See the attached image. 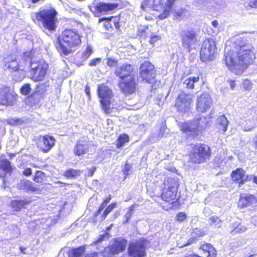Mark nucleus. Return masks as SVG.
Instances as JSON below:
<instances>
[{
    "label": "nucleus",
    "mask_w": 257,
    "mask_h": 257,
    "mask_svg": "<svg viewBox=\"0 0 257 257\" xmlns=\"http://www.w3.org/2000/svg\"><path fill=\"white\" fill-rule=\"evenodd\" d=\"M82 38L81 31L66 28L57 37L55 46L61 56H67L73 53L72 49L76 48L81 44Z\"/></svg>",
    "instance_id": "obj_3"
},
{
    "label": "nucleus",
    "mask_w": 257,
    "mask_h": 257,
    "mask_svg": "<svg viewBox=\"0 0 257 257\" xmlns=\"http://www.w3.org/2000/svg\"><path fill=\"white\" fill-rule=\"evenodd\" d=\"M101 59L100 58H96L91 60L88 64L89 66H94L99 63Z\"/></svg>",
    "instance_id": "obj_54"
},
{
    "label": "nucleus",
    "mask_w": 257,
    "mask_h": 257,
    "mask_svg": "<svg viewBox=\"0 0 257 257\" xmlns=\"http://www.w3.org/2000/svg\"><path fill=\"white\" fill-rule=\"evenodd\" d=\"M218 119L219 123L222 127L221 130L223 131V132H225L227 130L228 124V121L227 118L224 115H222L219 116Z\"/></svg>",
    "instance_id": "obj_41"
},
{
    "label": "nucleus",
    "mask_w": 257,
    "mask_h": 257,
    "mask_svg": "<svg viewBox=\"0 0 257 257\" xmlns=\"http://www.w3.org/2000/svg\"><path fill=\"white\" fill-rule=\"evenodd\" d=\"M256 140L254 142V147L255 150L257 151V135L255 136Z\"/></svg>",
    "instance_id": "obj_64"
},
{
    "label": "nucleus",
    "mask_w": 257,
    "mask_h": 257,
    "mask_svg": "<svg viewBox=\"0 0 257 257\" xmlns=\"http://www.w3.org/2000/svg\"><path fill=\"white\" fill-rule=\"evenodd\" d=\"M31 201L27 199L23 200H13L11 202V207L16 211H20L21 209L26 208Z\"/></svg>",
    "instance_id": "obj_28"
},
{
    "label": "nucleus",
    "mask_w": 257,
    "mask_h": 257,
    "mask_svg": "<svg viewBox=\"0 0 257 257\" xmlns=\"http://www.w3.org/2000/svg\"><path fill=\"white\" fill-rule=\"evenodd\" d=\"M85 92L87 95L90 97V88L88 85H86L85 87Z\"/></svg>",
    "instance_id": "obj_61"
},
{
    "label": "nucleus",
    "mask_w": 257,
    "mask_h": 257,
    "mask_svg": "<svg viewBox=\"0 0 257 257\" xmlns=\"http://www.w3.org/2000/svg\"><path fill=\"white\" fill-rule=\"evenodd\" d=\"M255 58L253 47L239 38L233 42L232 48L225 53L224 61L231 72L240 76L254 64Z\"/></svg>",
    "instance_id": "obj_1"
},
{
    "label": "nucleus",
    "mask_w": 257,
    "mask_h": 257,
    "mask_svg": "<svg viewBox=\"0 0 257 257\" xmlns=\"http://www.w3.org/2000/svg\"><path fill=\"white\" fill-rule=\"evenodd\" d=\"M130 141V137L128 135L123 133L120 134L117 138L115 141V146L117 149L120 148L124 146L126 143Z\"/></svg>",
    "instance_id": "obj_31"
},
{
    "label": "nucleus",
    "mask_w": 257,
    "mask_h": 257,
    "mask_svg": "<svg viewBox=\"0 0 257 257\" xmlns=\"http://www.w3.org/2000/svg\"><path fill=\"white\" fill-rule=\"evenodd\" d=\"M257 204V196L246 193H240L237 202V206L239 209L252 207Z\"/></svg>",
    "instance_id": "obj_17"
},
{
    "label": "nucleus",
    "mask_w": 257,
    "mask_h": 257,
    "mask_svg": "<svg viewBox=\"0 0 257 257\" xmlns=\"http://www.w3.org/2000/svg\"><path fill=\"white\" fill-rule=\"evenodd\" d=\"M199 249L205 257H217V250L211 243L205 242L200 245Z\"/></svg>",
    "instance_id": "obj_26"
},
{
    "label": "nucleus",
    "mask_w": 257,
    "mask_h": 257,
    "mask_svg": "<svg viewBox=\"0 0 257 257\" xmlns=\"http://www.w3.org/2000/svg\"><path fill=\"white\" fill-rule=\"evenodd\" d=\"M46 91V88L45 84L43 83H39L36 85L35 90L33 93L43 98Z\"/></svg>",
    "instance_id": "obj_39"
},
{
    "label": "nucleus",
    "mask_w": 257,
    "mask_h": 257,
    "mask_svg": "<svg viewBox=\"0 0 257 257\" xmlns=\"http://www.w3.org/2000/svg\"><path fill=\"white\" fill-rule=\"evenodd\" d=\"M159 40V37L157 36H152L150 40V42L151 44H154L156 41Z\"/></svg>",
    "instance_id": "obj_59"
},
{
    "label": "nucleus",
    "mask_w": 257,
    "mask_h": 257,
    "mask_svg": "<svg viewBox=\"0 0 257 257\" xmlns=\"http://www.w3.org/2000/svg\"><path fill=\"white\" fill-rule=\"evenodd\" d=\"M13 168L10 162L7 159H0V170L6 173L11 174Z\"/></svg>",
    "instance_id": "obj_34"
},
{
    "label": "nucleus",
    "mask_w": 257,
    "mask_h": 257,
    "mask_svg": "<svg viewBox=\"0 0 257 257\" xmlns=\"http://www.w3.org/2000/svg\"><path fill=\"white\" fill-rule=\"evenodd\" d=\"M108 235V233L107 232H105V233L103 234H100L98 238L97 239V240L95 241L96 243H98L101 242L104 238L105 235Z\"/></svg>",
    "instance_id": "obj_58"
},
{
    "label": "nucleus",
    "mask_w": 257,
    "mask_h": 257,
    "mask_svg": "<svg viewBox=\"0 0 257 257\" xmlns=\"http://www.w3.org/2000/svg\"><path fill=\"white\" fill-rule=\"evenodd\" d=\"M212 25L214 28H216L218 25V21L216 20H213L212 22Z\"/></svg>",
    "instance_id": "obj_62"
},
{
    "label": "nucleus",
    "mask_w": 257,
    "mask_h": 257,
    "mask_svg": "<svg viewBox=\"0 0 257 257\" xmlns=\"http://www.w3.org/2000/svg\"><path fill=\"white\" fill-rule=\"evenodd\" d=\"M136 206H137V204L134 203L128 207V211L124 215V217L125 218V220L124 221L125 223H127L129 221L132 216V213L134 210V207Z\"/></svg>",
    "instance_id": "obj_45"
},
{
    "label": "nucleus",
    "mask_w": 257,
    "mask_h": 257,
    "mask_svg": "<svg viewBox=\"0 0 257 257\" xmlns=\"http://www.w3.org/2000/svg\"><path fill=\"white\" fill-rule=\"evenodd\" d=\"M18 95L10 86L3 85L0 87V104L6 106L15 105Z\"/></svg>",
    "instance_id": "obj_12"
},
{
    "label": "nucleus",
    "mask_w": 257,
    "mask_h": 257,
    "mask_svg": "<svg viewBox=\"0 0 257 257\" xmlns=\"http://www.w3.org/2000/svg\"><path fill=\"white\" fill-rule=\"evenodd\" d=\"M96 170L95 166H92L90 169H88L87 173L85 175V177H91L93 176Z\"/></svg>",
    "instance_id": "obj_53"
},
{
    "label": "nucleus",
    "mask_w": 257,
    "mask_h": 257,
    "mask_svg": "<svg viewBox=\"0 0 257 257\" xmlns=\"http://www.w3.org/2000/svg\"><path fill=\"white\" fill-rule=\"evenodd\" d=\"M84 251L85 248L82 246L72 248L68 252V257H81Z\"/></svg>",
    "instance_id": "obj_37"
},
{
    "label": "nucleus",
    "mask_w": 257,
    "mask_h": 257,
    "mask_svg": "<svg viewBox=\"0 0 257 257\" xmlns=\"http://www.w3.org/2000/svg\"><path fill=\"white\" fill-rule=\"evenodd\" d=\"M83 170L80 169H74L72 168L66 170L63 175L68 179H75L81 176Z\"/></svg>",
    "instance_id": "obj_30"
},
{
    "label": "nucleus",
    "mask_w": 257,
    "mask_h": 257,
    "mask_svg": "<svg viewBox=\"0 0 257 257\" xmlns=\"http://www.w3.org/2000/svg\"><path fill=\"white\" fill-rule=\"evenodd\" d=\"M104 21L103 27L105 30L109 31L112 29V25L111 23H113L114 27L117 30L120 28V17L119 16H111L109 17H103L99 19L98 23H100Z\"/></svg>",
    "instance_id": "obj_21"
},
{
    "label": "nucleus",
    "mask_w": 257,
    "mask_h": 257,
    "mask_svg": "<svg viewBox=\"0 0 257 257\" xmlns=\"http://www.w3.org/2000/svg\"><path fill=\"white\" fill-rule=\"evenodd\" d=\"M230 178L232 182L237 184L238 187H241L251 179L248 175H246L245 170L241 168L233 170L230 174Z\"/></svg>",
    "instance_id": "obj_18"
},
{
    "label": "nucleus",
    "mask_w": 257,
    "mask_h": 257,
    "mask_svg": "<svg viewBox=\"0 0 257 257\" xmlns=\"http://www.w3.org/2000/svg\"><path fill=\"white\" fill-rule=\"evenodd\" d=\"M252 182L257 185V176L253 175L252 177Z\"/></svg>",
    "instance_id": "obj_63"
},
{
    "label": "nucleus",
    "mask_w": 257,
    "mask_h": 257,
    "mask_svg": "<svg viewBox=\"0 0 257 257\" xmlns=\"http://www.w3.org/2000/svg\"><path fill=\"white\" fill-rule=\"evenodd\" d=\"M192 98L189 93L181 92L176 99L175 106L179 112H185L190 108Z\"/></svg>",
    "instance_id": "obj_16"
},
{
    "label": "nucleus",
    "mask_w": 257,
    "mask_h": 257,
    "mask_svg": "<svg viewBox=\"0 0 257 257\" xmlns=\"http://www.w3.org/2000/svg\"><path fill=\"white\" fill-rule=\"evenodd\" d=\"M150 246V241L144 237H141L128 243L127 248L128 257H146L147 250Z\"/></svg>",
    "instance_id": "obj_7"
},
{
    "label": "nucleus",
    "mask_w": 257,
    "mask_h": 257,
    "mask_svg": "<svg viewBox=\"0 0 257 257\" xmlns=\"http://www.w3.org/2000/svg\"><path fill=\"white\" fill-rule=\"evenodd\" d=\"M92 53V50L90 46H87L85 50L83 52L81 57L82 58L85 60L87 59Z\"/></svg>",
    "instance_id": "obj_47"
},
{
    "label": "nucleus",
    "mask_w": 257,
    "mask_h": 257,
    "mask_svg": "<svg viewBox=\"0 0 257 257\" xmlns=\"http://www.w3.org/2000/svg\"><path fill=\"white\" fill-rule=\"evenodd\" d=\"M7 59L5 66L11 72H18L20 70V65L15 55H9Z\"/></svg>",
    "instance_id": "obj_25"
},
{
    "label": "nucleus",
    "mask_w": 257,
    "mask_h": 257,
    "mask_svg": "<svg viewBox=\"0 0 257 257\" xmlns=\"http://www.w3.org/2000/svg\"><path fill=\"white\" fill-rule=\"evenodd\" d=\"M178 179L176 177H168L164 182V191L162 193V199L168 202L171 207L178 206L179 197L177 196L178 187Z\"/></svg>",
    "instance_id": "obj_6"
},
{
    "label": "nucleus",
    "mask_w": 257,
    "mask_h": 257,
    "mask_svg": "<svg viewBox=\"0 0 257 257\" xmlns=\"http://www.w3.org/2000/svg\"><path fill=\"white\" fill-rule=\"evenodd\" d=\"M43 99L39 95H37L34 93L27 96L26 98L27 105L30 106H33L37 105L40 102V100Z\"/></svg>",
    "instance_id": "obj_33"
},
{
    "label": "nucleus",
    "mask_w": 257,
    "mask_h": 257,
    "mask_svg": "<svg viewBox=\"0 0 257 257\" xmlns=\"http://www.w3.org/2000/svg\"><path fill=\"white\" fill-rule=\"evenodd\" d=\"M228 82L230 85V87L231 89H234L235 87V81L232 79H229L228 80Z\"/></svg>",
    "instance_id": "obj_60"
},
{
    "label": "nucleus",
    "mask_w": 257,
    "mask_h": 257,
    "mask_svg": "<svg viewBox=\"0 0 257 257\" xmlns=\"http://www.w3.org/2000/svg\"><path fill=\"white\" fill-rule=\"evenodd\" d=\"M217 54V47L215 40L212 38L205 39L202 43L200 51V59L202 62L213 61Z\"/></svg>",
    "instance_id": "obj_8"
},
{
    "label": "nucleus",
    "mask_w": 257,
    "mask_h": 257,
    "mask_svg": "<svg viewBox=\"0 0 257 257\" xmlns=\"http://www.w3.org/2000/svg\"><path fill=\"white\" fill-rule=\"evenodd\" d=\"M202 74L199 73L197 76L189 77L186 79L183 82V84L185 85V87L187 89L193 90L194 88V84L197 83L200 78H202Z\"/></svg>",
    "instance_id": "obj_29"
},
{
    "label": "nucleus",
    "mask_w": 257,
    "mask_h": 257,
    "mask_svg": "<svg viewBox=\"0 0 257 257\" xmlns=\"http://www.w3.org/2000/svg\"><path fill=\"white\" fill-rule=\"evenodd\" d=\"M127 242V240L123 238H114L112 244L109 246V253L115 255L123 251L126 247Z\"/></svg>",
    "instance_id": "obj_19"
},
{
    "label": "nucleus",
    "mask_w": 257,
    "mask_h": 257,
    "mask_svg": "<svg viewBox=\"0 0 257 257\" xmlns=\"http://www.w3.org/2000/svg\"><path fill=\"white\" fill-rule=\"evenodd\" d=\"M252 83L250 80L248 79H245L243 80L242 86L244 91H249L252 87Z\"/></svg>",
    "instance_id": "obj_46"
},
{
    "label": "nucleus",
    "mask_w": 257,
    "mask_h": 257,
    "mask_svg": "<svg viewBox=\"0 0 257 257\" xmlns=\"http://www.w3.org/2000/svg\"><path fill=\"white\" fill-rule=\"evenodd\" d=\"M107 65L110 67H116L114 74L118 79L117 86L119 91L125 96H129L136 93L138 89V80L134 75L135 67L130 63H123L117 66L118 60L108 58Z\"/></svg>",
    "instance_id": "obj_2"
},
{
    "label": "nucleus",
    "mask_w": 257,
    "mask_h": 257,
    "mask_svg": "<svg viewBox=\"0 0 257 257\" xmlns=\"http://www.w3.org/2000/svg\"><path fill=\"white\" fill-rule=\"evenodd\" d=\"M49 69V65L45 61H31L30 63V79L34 82L44 80Z\"/></svg>",
    "instance_id": "obj_9"
},
{
    "label": "nucleus",
    "mask_w": 257,
    "mask_h": 257,
    "mask_svg": "<svg viewBox=\"0 0 257 257\" xmlns=\"http://www.w3.org/2000/svg\"><path fill=\"white\" fill-rule=\"evenodd\" d=\"M201 118H194L188 121L180 122L178 126L181 131L192 139H195L199 136L203 130L201 125Z\"/></svg>",
    "instance_id": "obj_10"
},
{
    "label": "nucleus",
    "mask_w": 257,
    "mask_h": 257,
    "mask_svg": "<svg viewBox=\"0 0 257 257\" xmlns=\"http://www.w3.org/2000/svg\"><path fill=\"white\" fill-rule=\"evenodd\" d=\"M47 177L46 174L42 171H36L33 177V180L40 185L45 184L47 181Z\"/></svg>",
    "instance_id": "obj_32"
},
{
    "label": "nucleus",
    "mask_w": 257,
    "mask_h": 257,
    "mask_svg": "<svg viewBox=\"0 0 257 257\" xmlns=\"http://www.w3.org/2000/svg\"><path fill=\"white\" fill-rule=\"evenodd\" d=\"M97 92L103 111L106 114L111 113L113 109L110 106L111 100L113 97L112 90L102 83L98 85Z\"/></svg>",
    "instance_id": "obj_11"
},
{
    "label": "nucleus",
    "mask_w": 257,
    "mask_h": 257,
    "mask_svg": "<svg viewBox=\"0 0 257 257\" xmlns=\"http://www.w3.org/2000/svg\"><path fill=\"white\" fill-rule=\"evenodd\" d=\"M196 32L192 30L183 31L181 34L182 46L190 52L197 43Z\"/></svg>",
    "instance_id": "obj_15"
},
{
    "label": "nucleus",
    "mask_w": 257,
    "mask_h": 257,
    "mask_svg": "<svg viewBox=\"0 0 257 257\" xmlns=\"http://www.w3.org/2000/svg\"><path fill=\"white\" fill-rule=\"evenodd\" d=\"M32 174V170L30 168H26L23 171V175L26 177L30 176Z\"/></svg>",
    "instance_id": "obj_56"
},
{
    "label": "nucleus",
    "mask_w": 257,
    "mask_h": 257,
    "mask_svg": "<svg viewBox=\"0 0 257 257\" xmlns=\"http://www.w3.org/2000/svg\"><path fill=\"white\" fill-rule=\"evenodd\" d=\"M56 139L51 135H41L36 140V145L39 150L43 153H48L55 146Z\"/></svg>",
    "instance_id": "obj_14"
},
{
    "label": "nucleus",
    "mask_w": 257,
    "mask_h": 257,
    "mask_svg": "<svg viewBox=\"0 0 257 257\" xmlns=\"http://www.w3.org/2000/svg\"><path fill=\"white\" fill-rule=\"evenodd\" d=\"M117 3H99L94 6L95 12L96 13H106L118 8Z\"/></svg>",
    "instance_id": "obj_23"
},
{
    "label": "nucleus",
    "mask_w": 257,
    "mask_h": 257,
    "mask_svg": "<svg viewBox=\"0 0 257 257\" xmlns=\"http://www.w3.org/2000/svg\"><path fill=\"white\" fill-rule=\"evenodd\" d=\"M211 98L207 93H202L198 98L197 109L200 112H205L211 107Z\"/></svg>",
    "instance_id": "obj_20"
},
{
    "label": "nucleus",
    "mask_w": 257,
    "mask_h": 257,
    "mask_svg": "<svg viewBox=\"0 0 257 257\" xmlns=\"http://www.w3.org/2000/svg\"><path fill=\"white\" fill-rule=\"evenodd\" d=\"M161 8V0H153L152 9L155 11H159Z\"/></svg>",
    "instance_id": "obj_52"
},
{
    "label": "nucleus",
    "mask_w": 257,
    "mask_h": 257,
    "mask_svg": "<svg viewBox=\"0 0 257 257\" xmlns=\"http://www.w3.org/2000/svg\"><path fill=\"white\" fill-rule=\"evenodd\" d=\"M111 199V195L109 194L103 199L102 202L101 203L97 210L94 212L92 217L91 218V221L93 223L95 224L97 223L98 221V215L101 213V212L103 210L106 205L110 202Z\"/></svg>",
    "instance_id": "obj_27"
},
{
    "label": "nucleus",
    "mask_w": 257,
    "mask_h": 257,
    "mask_svg": "<svg viewBox=\"0 0 257 257\" xmlns=\"http://www.w3.org/2000/svg\"><path fill=\"white\" fill-rule=\"evenodd\" d=\"M187 13V10L184 8H181L178 11L174 12L173 14L174 18L176 20H180L186 16Z\"/></svg>",
    "instance_id": "obj_40"
},
{
    "label": "nucleus",
    "mask_w": 257,
    "mask_h": 257,
    "mask_svg": "<svg viewBox=\"0 0 257 257\" xmlns=\"http://www.w3.org/2000/svg\"><path fill=\"white\" fill-rule=\"evenodd\" d=\"M212 156V150L208 145L202 143L191 144V149L188 153L189 162L193 164H201L209 160Z\"/></svg>",
    "instance_id": "obj_5"
},
{
    "label": "nucleus",
    "mask_w": 257,
    "mask_h": 257,
    "mask_svg": "<svg viewBox=\"0 0 257 257\" xmlns=\"http://www.w3.org/2000/svg\"><path fill=\"white\" fill-rule=\"evenodd\" d=\"M57 15L58 12L54 8L49 7L35 12L32 19L35 23H41L45 29L52 32L57 28Z\"/></svg>",
    "instance_id": "obj_4"
},
{
    "label": "nucleus",
    "mask_w": 257,
    "mask_h": 257,
    "mask_svg": "<svg viewBox=\"0 0 257 257\" xmlns=\"http://www.w3.org/2000/svg\"><path fill=\"white\" fill-rule=\"evenodd\" d=\"M117 203L113 202L110 203L104 210L100 216V221H104L107 215L116 207Z\"/></svg>",
    "instance_id": "obj_36"
},
{
    "label": "nucleus",
    "mask_w": 257,
    "mask_h": 257,
    "mask_svg": "<svg viewBox=\"0 0 257 257\" xmlns=\"http://www.w3.org/2000/svg\"><path fill=\"white\" fill-rule=\"evenodd\" d=\"M152 1L153 0H143L141 5L142 9L146 10L148 8H152Z\"/></svg>",
    "instance_id": "obj_51"
},
{
    "label": "nucleus",
    "mask_w": 257,
    "mask_h": 257,
    "mask_svg": "<svg viewBox=\"0 0 257 257\" xmlns=\"http://www.w3.org/2000/svg\"><path fill=\"white\" fill-rule=\"evenodd\" d=\"M176 0H167V5L162 13V19L167 17L171 12L173 6Z\"/></svg>",
    "instance_id": "obj_38"
},
{
    "label": "nucleus",
    "mask_w": 257,
    "mask_h": 257,
    "mask_svg": "<svg viewBox=\"0 0 257 257\" xmlns=\"http://www.w3.org/2000/svg\"><path fill=\"white\" fill-rule=\"evenodd\" d=\"M131 170V166L128 163H125L124 166V168L122 169V172L125 176L128 175V172Z\"/></svg>",
    "instance_id": "obj_55"
},
{
    "label": "nucleus",
    "mask_w": 257,
    "mask_h": 257,
    "mask_svg": "<svg viewBox=\"0 0 257 257\" xmlns=\"http://www.w3.org/2000/svg\"><path fill=\"white\" fill-rule=\"evenodd\" d=\"M148 28L142 27L138 29L137 35L140 38H145L149 37V34L148 32Z\"/></svg>",
    "instance_id": "obj_42"
},
{
    "label": "nucleus",
    "mask_w": 257,
    "mask_h": 257,
    "mask_svg": "<svg viewBox=\"0 0 257 257\" xmlns=\"http://www.w3.org/2000/svg\"><path fill=\"white\" fill-rule=\"evenodd\" d=\"M206 234V231H204L203 229L199 227L193 228L191 232V236L188 238L187 242L181 245V247L189 245L195 242L198 240V238L203 237Z\"/></svg>",
    "instance_id": "obj_22"
},
{
    "label": "nucleus",
    "mask_w": 257,
    "mask_h": 257,
    "mask_svg": "<svg viewBox=\"0 0 257 257\" xmlns=\"http://www.w3.org/2000/svg\"><path fill=\"white\" fill-rule=\"evenodd\" d=\"M89 149V145L86 141L79 140L74 148L73 153L77 156H83L88 153Z\"/></svg>",
    "instance_id": "obj_24"
},
{
    "label": "nucleus",
    "mask_w": 257,
    "mask_h": 257,
    "mask_svg": "<svg viewBox=\"0 0 257 257\" xmlns=\"http://www.w3.org/2000/svg\"><path fill=\"white\" fill-rule=\"evenodd\" d=\"M209 223L211 225H218L221 222V220L220 218L216 216H213L209 218Z\"/></svg>",
    "instance_id": "obj_49"
},
{
    "label": "nucleus",
    "mask_w": 257,
    "mask_h": 257,
    "mask_svg": "<svg viewBox=\"0 0 257 257\" xmlns=\"http://www.w3.org/2000/svg\"><path fill=\"white\" fill-rule=\"evenodd\" d=\"M27 7L29 9L34 8L37 6L43 4L45 0H26Z\"/></svg>",
    "instance_id": "obj_43"
},
{
    "label": "nucleus",
    "mask_w": 257,
    "mask_h": 257,
    "mask_svg": "<svg viewBox=\"0 0 257 257\" xmlns=\"http://www.w3.org/2000/svg\"><path fill=\"white\" fill-rule=\"evenodd\" d=\"M186 218V214L184 212H179L176 214V221L179 222H182L184 221Z\"/></svg>",
    "instance_id": "obj_48"
},
{
    "label": "nucleus",
    "mask_w": 257,
    "mask_h": 257,
    "mask_svg": "<svg viewBox=\"0 0 257 257\" xmlns=\"http://www.w3.org/2000/svg\"><path fill=\"white\" fill-rule=\"evenodd\" d=\"M245 230V228L241 226L240 224H237L234 227L231 231L233 234L240 233L243 232Z\"/></svg>",
    "instance_id": "obj_50"
},
{
    "label": "nucleus",
    "mask_w": 257,
    "mask_h": 257,
    "mask_svg": "<svg viewBox=\"0 0 257 257\" xmlns=\"http://www.w3.org/2000/svg\"><path fill=\"white\" fill-rule=\"evenodd\" d=\"M156 75V70L151 63L145 61L141 64L139 70V77L141 81L153 83L155 82Z\"/></svg>",
    "instance_id": "obj_13"
},
{
    "label": "nucleus",
    "mask_w": 257,
    "mask_h": 257,
    "mask_svg": "<svg viewBox=\"0 0 257 257\" xmlns=\"http://www.w3.org/2000/svg\"><path fill=\"white\" fill-rule=\"evenodd\" d=\"M85 257H102L98 252H93L89 253H87Z\"/></svg>",
    "instance_id": "obj_57"
},
{
    "label": "nucleus",
    "mask_w": 257,
    "mask_h": 257,
    "mask_svg": "<svg viewBox=\"0 0 257 257\" xmlns=\"http://www.w3.org/2000/svg\"><path fill=\"white\" fill-rule=\"evenodd\" d=\"M32 90L31 85L29 83H25L20 88V92L25 96H28Z\"/></svg>",
    "instance_id": "obj_44"
},
{
    "label": "nucleus",
    "mask_w": 257,
    "mask_h": 257,
    "mask_svg": "<svg viewBox=\"0 0 257 257\" xmlns=\"http://www.w3.org/2000/svg\"><path fill=\"white\" fill-rule=\"evenodd\" d=\"M21 187L26 192H36L38 189L34 184L29 180H25L21 182Z\"/></svg>",
    "instance_id": "obj_35"
}]
</instances>
